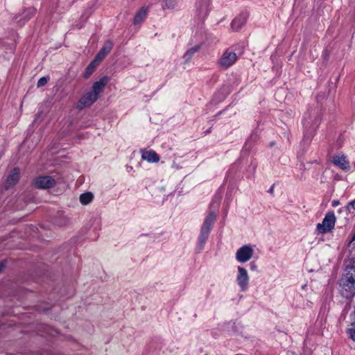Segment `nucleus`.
<instances>
[{"label": "nucleus", "instance_id": "f257e3e1", "mask_svg": "<svg viewBox=\"0 0 355 355\" xmlns=\"http://www.w3.org/2000/svg\"><path fill=\"white\" fill-rule=\"evenodd\" d=\"M107 82L108 78L106 76H103L98 81L95 82L93 84L92 91L87 92L80 99L78 107L83 109L92 105L98 98Z\"/></svg>", "mask_w": 355, "mask_h": 355}, {"label": "nucleus", "instance_id": "f03ea898", "mask_svg": "<svg viewBox=\"0 0 355 355\" xmlns=\"http://www.w3.org/2000/svg\"><path fill=\"white\" fill-rule=\"evenodd\" d=\"M341 293L346 298L355 294V267H347L345 273L340 280Z\"/></svg>", "mask_w": 355, "mask_h": 355}, {"label": "nucleus", "instance_id": "7ed1b4c3", "mask_svg": "<svg viewBox=\"0 0 355 355\" xmlns=\"http://www.w3.org/2000/svg\"><path fill=\"white\" fill-rule=\"evenodd\" d=\"M216 215L214 211H211L206 217L200 230L198 241L202 246L208 239L211 229L216 220Z\"/></svg>", "mask_w": 355, "mask_h": 355}, {"label": "nucleus", "instance_id": "20e7f679", "mask_svg": "<svg viewBox=\"0 0 355 355\" xmlns=\"http://www.w3.org/2000/svg\"><path fill=\"white\" fill-rule=\"evenodd\" d=\"M336 216L334 211H328L322 223L317 225V230L319 232L324 234L331 231L335 225Z\"/></svg>", "mask_w": 355, "mask_h": 355}, {"label": "nucleus", "instance_id": "39448f33", "mask_svg": "<svg viewBox=\"0 0 355 355\" xmlns=\"http://www.w3.org/2000/svg\"><path fill=\"white\" fill-rule=\"evenodd\" d=\"M254 250L250 245H243L240 248L236 253V259L239 262L245 263L249 261L252 255Z\"/></svg>", "mask_w": 355, "mask_h": 355}, {"label": "nucleus", "instance_id": "423d86ee", "mask_svg": "<svg viewBox=\"0 0 355 355\" xmlns=\"http://www.w3.org/2000/svg\"><path fill=\"white\" fill-rule=\"evenodd\" d=\"M35 187L38 189H49L55 184V180L51 176H40L34 181Z\"/></svg>", "mask_w": 355, "mask_h": 355}, {"label": "nucleus", "instance_id": "0eeeda50", "mask_svg": "<svg viewBox=\"0 0 355 355\" xmlns=\"http://www.w3.org/2000/svg\"><path fill=\"white\" fill-rule=\"evenodd\" d=\"M236 54L232 51H226L219 60V64L223 68H228L232 66L236 60Z\"/></svg>", "mask_w": 355, "mask_h": 355}, {"label": "nucleus", "instance_id": "6e6552de", "mask_svg": "<svg viewBox=\"0 0 355 355\" xmlns=\"http://www.w3.org/2000/svg\"><path fill=\"white\" fill-rule=\"evenodd\" d=\"M238 272L239 273L236 278L238 284L243 291H245L248 288V285L249 277L248 272L244 268L241 266L238 267Z\"/></svg>", "mask_w": 355, "mask_h": 355}, {"label": "nucleus", "instance_id": "1a4fd4ad", "mask_svg": "<svg viewBox=\"0 0 355 355\" xmlns=\"http://www.w3.org/2000/svg\"><path fill=\"white\" fill-rule=\"evenodd\" d=\"M332 162L334 165L338 166L344 171H349L350 168L349 163L343 155H336L332 157Z\"/></svg>", "mask_w": 355, "mask_h": 355}, {"label": "nucleus", "instance_id": "9d476101", "mask_svg": "<svg viewBox=\"0 0 355 355\" xmlns=\"http://www.w3.org/2000/svg\"><path fill=\"white\" fill-rule=\"evenodd\" d=\"M19 180V169L15 168L8 175L5 185L6 189H9L10 187L15 186Z\"/></svg>", "mask_w": 355, "mask_h": 355}, {"label": "nucleus", "instance_id": "9b49d317", "mask_svg": "<svg viewBox=\"0 0 355 355\" xmlns=\"http://www.w3.org/2000/svg\"><path fill=\"white\" fill-rule=\"evenodd\" d=\"M112 43L110 41H107L104 46L101 48L100 51L97 53L95 57V59L98 60L99 62H101L105 56L111 51L112 49Z\"/></svg>", "mask_w": 355, "mask_h": 355}, {"label": "nucleus", "instance_id": "f8f14e48", "mask_svg": "<svg viewBox=\"0 0 355 355\" xmlns=\"http://www.w3.org/2000/svg\"><path fill=\"white\" fill-rule=\"evenodd\" d=\"M248 16L242 14L236 17L232 22V28L234 31L240 30L243 26L246 23Z\"/></svg>", "mask_w": 355, "mask_h": 355}, {"label": "nucleus", "instance_id": "ddd939ff", "mask_svg": "<svg viewBox=\"0 0 355 355\" xmlns=\"http://www.w3.org/2000/svg\"><path fill=\"white\" fill-rule=\"evenodd\" d=\"M141 156L144 159L147 160L148 162L156 163L159 161V156L153 150H143Z\"/></svg>", "mask_w": 355, "mask_h": 355}, {"label": "nucleus", "instance_id": "4468645a", "mask_svg": "<svg viewBox=\"0 0 355 355\" xmlns=\"http://www.w3.org/2000/svg\"><path fill=\"white\" fill-rule=\"evenodd\" d=\"M99 63L100 62L94 58V60L86 68L84 73V78H88L94 71Z\"/></svg>", "mask_w": 355, "mask_h": 355}, {"label": "nucleus", "instance_id": "2eb2a0df", "mask_svg": "<svg viewBox=\"0 0 355 355\" xmlns=\"http://www.w3.org/2000/svg\"><path fill=\"white\" fill-rule=\"evenodd\" d=\"M147 14V9L142 8L135 15L134 18V24H137L141 23L146 17Z\"/></svg>", "mask_w": 355, "mask_h": 355}, {"label": "nucleus", "instance_id": "dca6fc26", "mask_svg": "<svg viewBox=\"0 0 355 355\" xmlns=\"http://www.w3.org/2000/svg\"><path fill=\"white\" fill-rule=\"evenodd\" d=\"M200 45H196L195 46L189 49L187 51V52L184 55V58H185V62H188L191 59L192 56L195 53L198 51L200 49Z\"/></svg>", "mask_w": 355, "mask_h": 355}, {"label": "nucleus", "instance_id": "f3484780", "mask_svg": "<svg viewBox=\"0 0 355 355\" xmlns=\"http://www.w3.org/2000/svg\"><path fill=\"white\" fill-rule=\"evenodd\" d=\"M93 194L90 192L83 193L80 196V201L83 205H87L92 202Z\"/></svg>", "mask_w": 355, "mask_h": 355}, {"label": "nucleus", "instance_id": "a211bd4d", "mask_svg": "<svg viewBox=\"0 0 355 355\" xmlns=\"http://www.w3.org/2000/svg\"><path fill=\"white\" fill-rule=\"evenodd\" d=\"M352 210H355V205L352 206V205H351V202H349V203L347 204V205H346V206H345V207H341V208L339 209L338 212H339L340 214H341V213H344L345 215H347H347H348V213H349V214H351V213H352Z\"/></svg>", "mask_w": 355, "mask_h": 355}, {"label": "nucleus", "instance_id": "6ab92c4d", "mask_svg": "<svg viewBox=\"0 0 355 355\" xmlns=\"http://www.w3.org/2000/svg\"><path fill=\"white\" fill-rule=\"evenodd\" d=\"M35 13V9L33 8H29L24 11L22 13L23 17L26 19H29L32 17Z\"/></svg>", "mask_w": 355, "mask_h": 355}, {"label": "nucleus", "instance_id": "aec40b11", "mask_svg": "<svg viewBox=\"0 0 355 355\" xmlns=\"http://www.w3.org/2000/svg\"><path fill=\"white\" fill-rule=\"evenodd\" d=\"M176 6V1L175 0H166L164 5H163V8H168L171 9L173 8Z\"/></svg>", "mask_w": 355, "mask_h": 355}, {"label": "nucleus", "instance_id": "412c9836", "mask_svg": "<svg viewBox=\"0 0 355 355\" xmlns=\"http://www.w3.org/2000/svg\"><path fill=\"white\" fill-rule=\"evenodd\" d=\"M49 80V76H44V77L40 78L39 79V80L37 81V87L38 88H40V87L44 86L48 83Z\"/></svg>", "mask_w": 355, "mask_h": 355}, {"label": "nucleus", "instance_id": "4be33fe9", "mask_svg": "<svg viewBox=\"0 0 355 355\" xmlns=\"http://www.w3.org/2000/svg\"><path fill=\"white\" fill-rule=\"evenodd\" d=\"M349 337L351 339H352L354 341H355V329H349Z\"/></svg>", "mask_w": 355, "mask_h": 355}, {"label": "nucleus", "instance_id": "5701e85b", "mask_svg": "<svg viewBox=\"0 0 355 355\" xmlns=\"http://www.w3.org/2000/svg\"><path fill=\"white\" fill-rule=\"evenodd\" d=\"M250 268L252 270H257V264L255 263L254 261H252V262L250 263Z\"/></svg>", "mask_w": 355, "mask_h": 355}, {"label": "nucleus", "instance_id": "b1692460", "mask_svg": "<svg viewBox=\"0 0 355 355\" xmlns=\"http://www.w3.org/2000/svg\"><path fill=\"white\" fill-rule=\"evenodd\" d=\"M340 205V202L338 200H334L331 202L332 207H335Z\"/></svg>", "mask_w": 355, "mask_h": 355}, {"label": "nucleus", "instance_id": "393cba45", "mask_svg": "<svg viewBox=\"0 0 355 355\" xmlns=\"http://www.w3.org/2000/svg\"><path fill=\"white\" fill-rule=\"evenodd\" d=\"M6 262L1 261L0 262V272L3 270V268L5 267Z\"/></svg>", "mask_w": 355, "mask_h": 355}, {"label": "nucleus", "instance_id": "a878e982", "mask_svg": "<svg viewBox=\"0 0 355 355\" xmlns=\"http://www.w3.org/2000/svg\"><path fill=\"white\" fill-rule=\"evenodd\" d=\"M351 205L352 206L355 205V199L354 200L351 201Z\"/></svg>", "mask_w": 355, "mask_h": 355}, {"label": "nucleus", "instance_id": "bb28decb", "mask_svg": "<svg viewBox=\"0 0 355 355\" xmlns=\"http://www.w3.org/2000/svg\"><path fill=\"white\" fill-rule=\"evenodd\" d=\"M272 191H273V187H272L270 189V190H269V192H270V193H272Z\"/></svg>", "mask_w": 355, "mask_h": 355}]
</instances>
